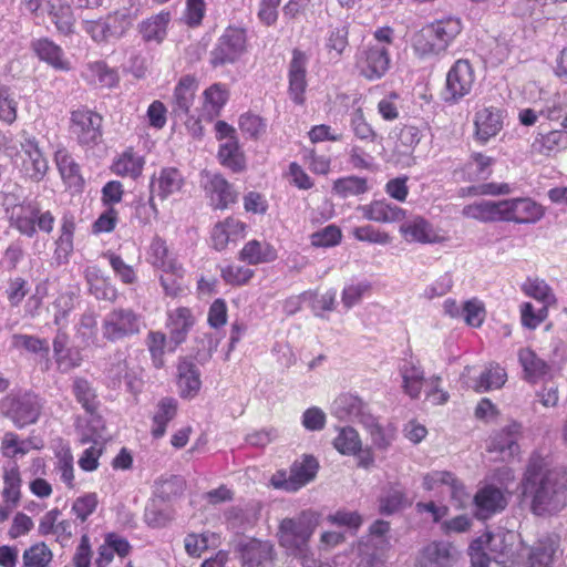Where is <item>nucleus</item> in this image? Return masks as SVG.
Instances as JSON below:
<instances>
[{"label": "nucleus", "instance_id": "obj_1", "mask_svg": "<svg viewBox=\"0 0 567 567\" xmlns=\"http://www.w3.org/2000/svg\"><path fill=\"white\" fill-rule=\"evenodd\" d=\"M523 494L532 501L536 515L550 514L564 507L567 499V473L549 468L545 458L533 455L529 458L524 480Z\"/></svg>", "mask_w": 567, "mask_h": 567}, {"label": "nucleus", "instance_id": "obj_2", "mask_svg": "<svg viewBox=\"0 0 567 567\" xmlns=\"http://www.w3.org/2000/svg\"><path fill=\"white\" fill-rule=\"evenodd\" d=\"M463 29L460 18L446 16L424 24L413 33L411 48L421 60H432L445 54Z\"/></svg>", "mask_w": 567, "mask_h": 567}, {"label": "nucleus", "instance_id": "obj_3", "mask_svg": "<svg viewBox=\"0 0 567 567\" xmlns=\"http://www.w3.org/2000/svg\"><path fill=\"white\" fill-rule=\"evenodd\" d=\"M394 41V30L390 27L378 28L372 39L358 48L354 60L360 75L369 81L383 78L391 65L390 48Z\"/></svg>", "mask_w": 567, "mask_h": 567}, {"label": "nucleus", "instance_id": "obj_4", "mask_svg": "<svg viewBox=\"0 0 567 567\" xmlns=\"http://www.w3.org/2000/svg\"><path fill=\"white\" fill-rule=\"evenodd\" d=\"M320 514L312 509L302 511L296 517L284 518L278 528L280 546L291 555L303 556L307 545L317 526Z\"/></svg>", "mask_w": 567, "mask_h": 567}, {"label": "nucleus", "instance_id": "obj_5", "mask_svg": "<svg viewBox=\"0 0 567 567\" xmlns=\"http://www.w3.org/2000/svg\"><path fill=\"white\" fill-rule=\"evenodd\" d=\"M332 413L341 420H358L369 431L374 445L384 449L390 444V435L380 426L377 419L365 411L363 401L353 394L343 393L332 404Z\"/></svg>", "mask_w": 567, "mask_h": 567}, {"label": "nucleus", "instance_id": "obj_6", "mask_svg": "<svg viewBox=\"0 0 567 567\" xmlns=\"http://www.w3.org/2000/svg\"><path fill=\"white\" fill-rule=\"evenodd\" d=\"M477 539H483V547L488 550L494 560L504 567H522L525 558V545L513 532H487Z\"/></svg>", "mask_w": 567, "mask_h": 567}, {"label": "nucleus", "instance_id": "obj_7", "mask_svg": "<svg viewBox=\"0 0 567 567\" xmlns=\"http://www.w3.org/2000/svg\"><path fill=\"white\" fill-rule=\"evenodd\" d=\"M318 468L319 463L313 456L303 455L291 464L289 473L278 471L270 482L275 488L297 492L315 480Z\"/></svg>", "mask_w": 567, "mask_h": 567}, {"label": "nucleus", "instance_id": "obj_8", "mask_svg": "<svg viewBox=\"0 0 567 567\" xmlns=\"http://www.w3.org/2000/svg\"><path fill=\"white\" fill-rule=\"evenodd\" d=\"M247 44L246 31L241 28H227L210 51L213 66L235 63L245 52Z\"/></svg>", "mask_w": 567, "mask_h": 567}, {"label": "nucleus", "instance_id": "obj_9", "mask_svg": "<svg viewBox=\"0 0 567 567\" xmlns=\"http://www.w3.org/2000/svg\"><path fill=\"white\" fill-rule=\"evenodd\" d=\"M475 74L467 60H457L447 71L443 100L449 104L458 103L472 92Z\"/></svg>", "mask_w": 567, "mask_h": 567}, {"label": "nucleus", "instance_id": "obj_10", "mask_svg": "<svg viewBox=\"0 0 567 567\" xmlns=\"http://www.w3.org/2000/svg\"><path fill=\"white\" fill-rule=\"evenodd\" d=\"M14 165L25 178L37 183L44 178L49 168L35 138L29 136L21 142V151L16 154Z\"/></svg>", "mask_w": 567, "mask_h": 567}, {"label": "nucleus", "instance_id": "obj_11", "mask_svg": "<svg viewBox=\"0 0 567 567\" xmlns=\"http://www.w3.org/2000/svg\"><path fill=\"white\" fill-rule=\"evenodd\" d=\"M140 317L132 309L117 308L105 315L102 322L103 337L112 342L140 332Z\"/></svg>", "mask_w": 567, "mask_h": 567}, {"label": "nucleus", "instance_id": "obj_12", "mask_svg": "<svg viewBox=\"0 0 567 567\" xmlns=\"http://www.w3.org/2000/svg\"><path fill=\"white\" fill-rule=\"evenodd\" d=\"M2 410L16 426L24 427L37 422L41 404L38 395L27 392L6 398L2 402Z\"/></svg>", "mask_w": 567, "mask_h": 567}, {"label": "nucleus", "instance_id": "obj_13", "mask_svg": "<svg viewBox=\"0 0 567 567\" xmlns=\"http://www.w3.org/2000/svg\"><path fill=\"white\" fill-rule=\"evenodd\" d=\"M502 221L532 224L539 220L544 210L529 197H517L501 200Z\"/></svg>", "mask_w": 567, "mask_h": 567}, {"label": "nucleus", "instance_id": "obj_14", "mask_svg": "<svg viewBox=\"0 0 567 567\" xmlns=\"http://www.w3.org/2000/svg\"><path fill=\"white\" fill-rule=\"evenodd\" d=\"M102 117L87 109L73 111L71 114V133L82 145L95 144L101 135Z\"/></svg>", "mask_w": 567, "mask_h": 567}, {"label": "nucleus", "instance_id": "obj_15", "mask_svg": "<svg viewBox=\"0 0 567 567\" xmlns=\"http://www.w3.org/2000/svg\"><path fill=\"white\" fill-rule=\"evenodd\" d=\"M506 111L496 106H484L475 112V137L481 143H487L495 137L504 126Z\"/></svg>", "mask_w": 567, "mask_h": 567}, {"label": "nucleus", "instance_id": "obj_16", "mask_svg": "<svg viewBox=\"0 0 567 567\" xmlns=\"http://www.w3.org/2000/svg\"><path fill=\"white\" fill-rule=\"evenodd\" d=\"M308 55L295 49L292 51V56L289 63L288 70V81L289 87L288 93L290 99L296 104H302L305 102V92L307 89V65H308Z\"/></svg>", "mask_w": 567, "mask_h": 567}, {"label": "nucleus", "instance_id": "obj_17", "mask_svg": "<svg viewBox=\"0 0 567 567\" xmlns=\"http://www.w3.org/2000/svg\"><path fill=\"white\" fill-rule=\"evenodd\" d=\"M558 549L559 538L557 536L542 537L532 548L525 546L522 567H554Z\"/></svg>", "mask_w": 567, "mask_h": 567}, {"label": "nucleus", "instance_id": "obj_18", "mask_svg": "<svg viewBox=\"0 0 567 567\" xmlns=\"http://www.w3.org/2000/svg\"><path fill=\"white\" fill-rule=\"evenodd\" d=\"M423 487L426 491L449 494L451 498L463 503L466 497L463 484L449 471H433L424 475Z\"/></svg>", "mask_w": 567, "mask_h": 567}, {"label": "nucleus", "instance_id": "obj_19", "mask_svg": "<svg viewBox=\"0 0 567 567\" xmlns=\"http://www.w3.org/2000/svg\"><path fill=\"white\" fill-rule=\"evenodd\" d=\"M243 567H272L275 548L270 542L248 539L239 545Z\"/></svg>", "mask_w": 567, "mask_h": 567}, {"label": "nucleus", "instance_id": "obj_20", "mask_svg": "<svg viewBox=\"0 0 567 567\" xmlns=\"http://www.w3.org/2000/svg\"><path fill=\"white\" fill-rule=\"evenodd\" d=\"M474 505L477 518L487 519L506 507L507 498L501 488L486 485L476 492Z\"/></svg>", "mask_w": 567, "mask_h": 567}, {"label": "nucleus", "instance_id": "obj_21", "mask_svg": "<svg viewBox=\"0 0 567 567\" xmlns=\"http://www.w3.org/2000/svg\"><path fill=\"white\" fill-rule=\"evenodd\" d=\"M202 386L200 371L196 360L184 357L177 363V388L183 399L195 398Z\"/></svg>", "mask_w": 567, "mask_h": 567}, {"label": "nucleus", "instance_id": "obj_22", "mask_svg": "<svg viewBox=\"0 0 567 567\" xmlns=\"http://www.w3.org/2000/svg\"><path fill=\"white\" fill-rule=\"evenodd\" d=\"M91 422L95 424L93 433L84 434L81 442H92V445L83 451L78 461L81 470L85 472H93L99 467V458L103 453L104 426L102 425V420L100 417L92 416Z\"/></svg>", "mask_w": 567, "mask_h": 567}, {"label": "nucleus", "instance_id": "obj_23", "mask_svg": "<svg viewBox=\"0 0 567 567\" xmlns=\"http://www.w3.org/2000/svg\"><path fill=\"white\" fill-rule=\"evenodd\" d=\"M204 178V189L214 208L225 209L236 202V192L221 175L207 173Z\"/></svg>", "mask_w": 567, "mask_h": 567}, {"label": "nucleus", "instance_id": "obj_24", "mask_svg": "<svg viewBox=\"0 0 567 567\" xmlns=\"http://www.w3.org/2000/svg\"><path fill=\"white\" fill-rule=\"evenodd\" d=\"M399 373L403 392L412 400L419 399L424 384L429 383L420 361L414 358L403 360Z\"/></svg>", "mask_w": 567, "mask_h": 567}, {"label": "nucleus", "instance_id": "obj_25", "mask_svg": "<svg viewBox=\"0 0 567 567\" xmlns=\"http://www.w3.org/2000/svg\"><path fill=\"white\" fill-rule=\"evenodd\" d=\"M184 177L177 168L164 167L151 178L150 189L161 200L178 193L184 186Z\"/></svg>", "mask_w": 567, "mask_h": 567}, {"label": "nucleus", "instance_id": "obj_26", "mask_svg": "<svg viewBox=\"0 0 567 567\" xmlns=\"http://www.w3.org/2000/svg\"><path fill=\"white\" fill-rule=\"evenodd\" d=\"M140 14V1L128 0V7L124 6L104 18L111 40L122 38Z\"/></svg>", "mask_w": 567, "mask_h": 567}, {"label": "nucleus", "instance_id": "obj_27", "mask_svg": "<svg viewBox=\"0 0 567 567\" xmlns=\"http://www.w3.org/2000/svg\"><path fill=\"white\" fill-rule=\"evenodd\" d=\"M245 223L234 217H227L216 223L210 231L213 247L221 251L229 243H235L245 236Z\"/></svg>", "mask_w": 567, "mask_h": 567}, {"label": "nucleus", "instance_id": "obj_28", "mask_svg": "<svg viewBox=\"0 0 567 567\" xmlns=\"http://www.w3.org/2000/svg\"><path fill=\"white\" fill-rule=\"evenodd\" d=\"M567 148V131L565 128L549 132H537L530 144L533 154L542 156H555Z\"/></svg>", "mask_w": 567, "mask_h": 567}, {"label": "nucleus", "instance_id": "obj_29", "mask_svg": "<svg viewBox=\"0 0 567 567\" xmlns=\"http://www.w3.org/2000/svg\"><path fill=\"white\" fill-rule=\"evenodd\" d=\"M194 324L195 317L187 307H178L167 312L166 328L168 329L169 340L175 346H179L186 340Z\"/></svg>", "mask_w": 567, "mask_h": 567}, {"label": "nucleus", "instance_id": "obj_30", "mask_svg": "<svg viewBox=\"0 0 567 567\" xmlns=\"http://www.w3.org/2000/svg\"><path fill=\"white\" fill-rule=\"evenodd\" d=\"M361 212L364 219L377 223H395L405 217V210L398 205L391 204L385 199L373 200L367 205H360L357 208Z\"/></svg>", "mask_w": 567, "mask_h": 567}, {"label": "nucleus", "instance_id": "obj_31", "mask_svg": "<svg viewBox=\"0 0 567 567\" xmlns=\"http://www.w3.org/2000/svg\"><path fill=\"white\" fill-rule=\"evenodd\" d=\"M519 431L520 425L517 423H512L506 426L491 439L488 451L498 452L503 461L513 458L519 452V446L517 444Z\"/></svg>", "mask_w": 567, "mask_h": 567}, {"label": "nucleus", "instance_id": "obj_32", "mask_svg": "<svg viewBox=\"0 0 567 567\" xmlns=\"http://www.w3.org/2000/svg\"><path fill=\"white\" fill-rule=\"evenodd\" d=\"M10 226L16 228L21 235L33 237L37 234L35 217L37 204L24 203L7 209Z\"/></svg>", "mask_w": 567, "mask_h": 567}, {"label": "nucleus", "instance_id": "obj_33", "mask_svg": "<svg viewBox=\"0 0 567 567\" xmlns=\"http://www.w3.org/2000/svg\"><path fill=\"white\" fill-rule=\"evenodd\" d=\"M144 166L145 157L133 147H127L114 158L111 169L117 176L137 179Z\"/></svg>", "mask_w": 567, "mask_h": 567}, {"label": "nucleus", "instance_id": "obj_34", "mask_svg": "<svg viewBox=\"0 0 567 567\" xmlns=\"http://www.w3.org/2000/svg\"><path fill=\"white\" fill-rule=\"evenodd\" d=\"M390 547V537H372L368 535L359 540L357 551L369 567H374L384 561Z\"/></svg>", "mask_w": 567, "mask_h": 567}, {"label": "nucleus", "instance_id": "obj_35", "mask_svg": "<svg viewBox=\"0 0 567 567\" xmlns=\"http://www.w3.org/2000/svg\"><path fill=\"white\" fill-rule=\"evenodd\" d=\"M454 560V548L450 543L429 544L419 558L421 567H450Z\"/></svg>", "mask_w": 567, "mask_h": 567}, {"label": "nucleus", "instance_id": "obj_36", "mask_svg": "<svg viewBox=\"0 0 567 567\" xmlns=\"http://www.w3.org/2000/svg\"><path fill=\"white\" fill-rule=\"evenodd\" d=\"M32 49L37 56L55 70L68 71L70 62L64 58L63 50L48 38L32 42Z\"/></svg>", "mask_w": 567, "mask_h": 567}, {"label": "nucleus", "instance_id": "obj_37", "mask_svg": "<svg viewBox=\"0 0 567 567\" xmlns=\"http://www.w3.org/2000/svg\"><path fill=\"white\" fill-rule=\"evenodd\" d=\"M400 231L404 239L410 243H435L439 236L433 230L427 220L422 217H414L400 226Z\"/></svg>", "mask_w": 567, "mask_h": 567}, {"label": "nucleus", "instance_id": "obj_38", "mask_svg": "<svg viewBox=\"0 0 567 567\" xmlns=\"http://www.w3.org/2000/svg\"><path fill=\"white\" fill-rule=\"evenodd\" d=\"M83 79L92 84L102 87H113L118 82V74L103 61L89 62L83 71Z\"/></svg>", "mask_w": 567, "mask_h": 567}, {"label": "nucleus", "instance_id": "obj_39", "mask_svg": "<svg viewBox=\"0 0 567 567\" xmlns=\"http://www.w3.org/2000/svg\"><path fill=\"white\" fill-rule=\"evenodd\" d=\"M54 159L61 178L68 187L80 188L83 186L84 179L81 175L80 165L66 150H58Z\"/></svg>", "mask_w": 567, "mask_h": 567}, {"label": "nucleus", "instance_id": "obj_40", "mask_svg": "<svg viewBox=\"0 0 567 567\" xmlns=\"http://www.w3.org/2000/svg\"><path fill=\"white\" fill-rule=\"evenodd\" d=\"M349 45V24H329L324 37V49L332 59H339Z\"/></svg>", "mask_w": 567, "mask_h": 567}, {"label": "nucleus", "instance_id": "obj_41", "mask_svg": "<svg viewBox=\"0 0 567 567\" xmlns=\"http://www.w3.org/2000/svg\"><path fill=\"white\" fill-rule=\"evenodd\" d=\"M518 361L523 368L525 379L528 382H537L545 378L550 368L547 362L540 359L532 349L522 348L518 351Z\"/></svg>", "mask_w": 567, "mask_h": 567}, {"label": "nucleus", "instance_id": "obj_42", "mask_svg": "<svg viewBox=\"0 0 567 567\" xmlns=\"http://www.w3.org/2000/svg\"><path fill=\"white\" fill-rule=\"evenodd\" d=\"M239 258L249 265L266 264L277 258V251L270 244L252 239L244 245Z\"/></svg>", "mask_w": 567, "mask_h": 567}, {"label": "nucleus", "instance_id": "obj_43", "mask_svg": "<svg viewBox=\"0 0 567 567\" xmlns=\"http://www.w3.org/2000/svg\"><path fill=\"white\" fill-rule=\"evenodd\" d=\"M462 215L480 221H501L502 210L501 200L482 199L463 207Z\"/></svg>", "mask_w": 567, "mask_h": 567}, {"label": "nucleus", "instance_id": "obj_44", "mask_svg": "<svg viewBox=\"0 0 567 567\" xmlns=\"http://www.w3.org/2000/svg\"><path fill=\"white\" fill-rule=\"evenodd\" d=\"M197 90V82L194 76H183L174 91V112L179 115L188 114Z\"/></svg>", "mask_w": 567, "mask_h": 567}, {"label": "nucleus", "instance_id": "obj_45", "mask_svg": "<svg viewBox=\"0 0 567 567\" xmlns=\"http://www.w3.org/2000/svg\"><path fill=\"white\" fill-rule=\"evenodd\" d=\"M169 21L171 13L168 11H161L140 24V33L146 42L161 43L166 37Z\"/></svg>", "mask_w": 567, "mask_h": 567}, {"label": "nucleus", "instance_id": "obj_46", "mask_svg": "<svg viewBox=\"0 0 567 567\" xmlns=\"http://www.w3.org/2000/svg\"><path fill=\"white\" fill-rule=\"evenodd\" d=\"M520 289L525 296L540 302L545 308H549L557 302L551 287L542 278L527 277Z\"/></svg>", "mask_w": 567, "mask_h": 567}, {"label": "nucleus", "instance_id": "obj_47", "mask_svg": "<svg viewBox=\"0 0 567 567\" xmlns=\"http://www.w3.org/2000/svg\"><path fill=\"white\" fill-rule=\"evenodd\" d=\"M177 412V402L172 398L162 399L153 416L151 433L153 437L159 439L165 432L167 424L175 417Z\"/></svg>", "mask_w": 567, "mask_h": 567}, {"label": "nucleus", "instance_id": "obj_48", "mask_svg": "<svg viewBox=\"0 0 567 567\" xmlns=\"http://www.w3.org/2000/svg\"><path fill=\"white\" fill-rule=\"evenodd\" d=\"M74 230L73 217L64 215L61 221L60 235L55 241V257L59 261H66L72 254Z\"/></svg>", "mask_w": 567, "mask_h": 567}, {"label": "nucleus", "instance_id": "obj_49", "mask_svg": "<svg viewBox=\"0 0 567 567\" xmlns=\"http://www.w3.org/2000/svg\"><path fill=\"white\" fill-rule=\"evenodd\" d=\"M218 158L225 167L233 172H241L246 166L243 151L239 147L238 140H229L220 144Z\"/></svg>", "mask_w": 567, "mask_h": 567}, {"label": "nucleus", "instance_id": "obj_50", "mask_svg": "<svg viewBox=\"0 0 567 567\" xmlns=\"http://www.w3.org/2000/svg\"><path fill=\"white\" fill-rule=\"evenodd\" d=\"M172 269H163L159 276L161 286L166 296L178 297L184 292V269L179 262L172 265Z\"/></svg>", "mask_w": 567, "mask_h": 567}, {"label": "nucleus", "instance_id": "obj_51", "mask_svg": "<svg viewBox=\"0 0 567 567\" xmlns=\"http://www.w3.org/2000/svg\"><path fill=\"white\" fill-rule=\"evenodd\" d=\"M368 189V179L355 175L340 177L332 185V192L342 198L362 195Z\"/></svg>", "mask_w": 567, "mask_h": 567}, {"label": "nucleus", "instance_id": "obj_52", "mask_svg": "<svg viewBox=\"0 0 567 567\" xmlns=\"http://www.w3.org/2000/svg\"><path fill=\"white\" fill-rule=\"evenodd\" d=\"M147 261L159 270L172 269V265L177 262V260L169 255L166 241L157 236L152 239L148 247Z\"/></svg>", "mask_w": 567, "mask_h": 567}, {"label": "nucleus", "instance_id": "obj_53", "mask_svg": "<svg viewBox=\"0 0 567 567\" xmlns=\"http://www.w3.org/2000/svg\"><path fill=\"white\" fill-rule=\"evenodd\" d=\"M102 257L107 260L115 278H117L122 284L134 285L137 282L138 277L135 268L126 264L118 254L107 250L103 252Z\"/></svg>", "mask_w": 567, "mask_h": 567}, {"label": "nucleus", "instance_id": "obj_54", "mask_svg": "<svg viewBox=\"0 0 567 567\" xmlns=\"http://www.w3.org/2000/svg\"><path fill=\"white\" fill-rule=\"evenodd\" d=\"M22 560V567H51L53 553L45 543L40 542L23 551Z\"/></svg>", "mask_w": 567, "mask_h": 567}, {"label": "nucleus", "instance_id": "obj_55", "mask_svg": "<svg viewBox=\"0 0 567 567\" xmlns=\"http://www.w3.org/2000/svg\"><path fill=\"white\" fill-rule=\"evenodd\" d=\"M228 100L226 87L219 83L210 85L204 91V110L209 116L219 113Z\"/></svg>", "mask_w": 567, "mask_h": 567}, {"label": "nucleus", "instance_id": "obj_56", "mask_svg": "<svg viewBox=\"0 0 567 567\" xmlns=\"http://www.w3.org/2000/svg\"><path fill=\"white\" fill-rule=\"evenodd\" d=\"M21 477L17 465L6 468L3 474L2 497L6 503L16 506L20 499Z\"/></svg>", "mask_w": 567, "mask_h": 567}, {"label": "nucleus", "instance_id": "obj_57", "mask_svg": "<svg viewBox=\"0 0 567 567\" xmlns=\"http://www.w3.org/2000/svg\"><path fill=\"white\" fill-rule=\"evenodd\" d=\"M333 446L343 455H354L361 449V440L353 427L346 426L339 430Z\"/></svg>", "mask_w": 567, "mask_h": 567}, {"label": "nucleus", "instance_id": "obj_58", "mask_svg": "<svg viewBox=\"0 0 567 567\" xmlns=\"http://www.w3.org/2000/svg\"><path fill=\"white\" fill-rule=\"evenodd\" d=\"M99 505V497L96 493L90 492L76 497L71 506V513L80 523L86 519L96 511Z\"/></svg>", "mask_w": 567, "mask_h": 567}, {"label": "nucleus", "instance_id": "obj_59", "mask_svg": "<svg viewBox=\"0 0 567 567\" xmlns=\"http://www.w3.org/2000/svg\"><path fill=\"white\" fill-rule=\"evenodd\" d=\"M34 447L31 440H20L12 432L6 433L1 443V451L6 457L23 456Z\"/></svg>", "mask_w": 567, "mask_h": 567}, {"label": "nucleus", "instance_id": "obj_60", "mask_svg": "<svg viewBox=\"0 0 567 567\" xmlns=\"http://www.w3.org/2000/svg\"><path fill=\"white\" fill-rule=\"evenodd\" d=\"M55 471L68 488L75 486L74 460L70 449H62L56 453Z\"/></svg>", "mask_w": 567, "mask_h": 567}, {"label": "nucleus", "instance_id": "obj_61", "mask_svg": "<svg viewBox=\"0 0 567 567\" xmlns=\"http://www.w3.org/2000/svg\"><path fill=\"white\" fill-rule=\"evenodd\" d=\"M326 520L333 526L347 527L352 534H355L363 523L362 516L358 512L344 508L329 514Z\"/></svg>", "mask_w": 567, "mask_h": 567}, {"label": "nucleus", "instance_id": "obj_62", "mask_svg": "<svg viewBox=\"0 0 567 567\" xmlns=\"http://www.w3.org/2000/svg\"><path fill=\"white\" fill-rule=\"evenodd\" d=\"M73 393L83 409L93 414L97 406L96 395L87 380L75 378L73 381Z\"/></svg>", "mask_w": 567, "mask_h": 567}, {"label": "nucleus", "instance_id": "obj_63", "mask_svg": "<svg viewBox=\"0 0 567 567\" xmlns=\"http://www.w3.org/2000/svg\"><path fill=\"white\" fill-rule=\"evenodd\" d=\"M422 140V131L415 125H404L400 133L396 150L403 154L411 156Z\"/></svg>", "mask_w": 567, "mask_h": 567}, {"label": "nucleus", "instance_id": "obj_64", "mask_svg": "<svg viewBox=\"0 0 567 567\" xmlns=\"http://www.w3.org/2000/svg\"><path fill=\"white\" fill-rule=\"evenodd\" d=\"M11 346L18 350H25L30 353L49 354V343L45 339H40L29 334H13Z\"/></svg>", "mask_w": 567, "mask_h": 567}]
</instances>
